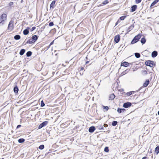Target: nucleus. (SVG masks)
<instances>
[{
  "mask_svg": "<svg viewBox=\"0 0 159 159\" xmlns=\"http://www.w3.org/2000/svg\"><path fill=\"white\" fill-rule=\"evenodd\" d=\"M36 29V28L35 27H33L31 29H30V31H32L33 30H34Z\"/></svg>",
  "mask_w": 159,
  "mask_h": 159,
  "instance_id": "nucleus-40",
  "label": "nucleus"
},
{
  "mask_svg": "<svg viewBox=\"0 0 159 159\" xmlns=\"http://www.w3.org/2000/svg\"><path fill=\"white\" fill-rule=\"evenodd\" d=\"M18 88L17 86H16L14 88V91L15 93H17L18 92Z\"/></svg>",
  "mask_w": 159,
  "mask_h": 159,
  "instance_id": "nucleus-24",
  "label": "nucleus"
},
{
  "mask_svg": "<svg viewBox=\"0 0 159 159\" xmlns=\"http://www.w3.org/2000/svg\"><path fill=\"white\" fill-rule=\"evenodd\" d=\"M89 61H86V64H88V63H89Z\"/></svg>",
  "mask_w": 159,
  "mask_h": 159,
  "instance_id": "nucleus-48",
  "label": "nucleus"
},
{
  "mask_svg": "<svg viewBox=\"0 0 159 159\" xmlns=\"http://www.w3.org/2000/svg\"><path fill=\"white\" fill-rule=\"evenodd\" d=\"M141 1L142 0H135V2L137 4H138L140 3L141 2Z\"/></svg>",
  "mask_w": 159,
  "mask_h": 159,
  "instance_id": "nucleus-38",
  "label": "nucleus"
},
{
  "mask_svg": "<svg viewBox=\"0 0 159 159\" xmlns=\"http://www.w3.org/2000/svg\"><path fill=\"white\" fill-rule=\"evenodd\" d=\"M45 105V104L44 103L43 101L42 100L41 102V106L43 107Z\"/></svg>",
  "mask_w": 159,
  "mask_h": 159,
  "instance_id": "nucleus-36",
  "label": "nucleus"
},
{
  "mask_svg": "<svg viewBox=\"0 0 159 159\" xmlns=\"http://www.w3.org/2000/svg\"><path fill=\"white\" fill-rule=\"evenodd\" d=\"M126 17H127V16H122L120 18V19L121 20H124L126 18Z\"/></svg>",
  "mask_w": 159,
  "mask_h": 159,
  "instance_id": "nucleus-31",
  "label": "nucleus"
},
{
  "mask_svg": "<svg viewBox=\"0 0 159 159\" xmlns=\"http://www.w3.org/2000/svg\"><path fill=\"white\" fill-rule=\"evenodd\" d=\"M101 129H103V127H102V128H101Z\"/></svg>",
  "mask_w": 159,
  "mask_h": 159,
  "instance_id": "nucleus-50",
  "label": "nucleus"
},
{
  "mask_svg": "<svg viewBox=\"0 0 159 159\" xmlns=\"http://www.w3.org/2000/svg\"><path fill=\"white\" fill-rule=\"evenodd\" d=\"M120 40V35L118 34L116 35L114 37V41L117 43L119 42Z\"/></svg>",
  "mask_w": 159,
  "mask_h": 159,
  "instance_id": "nucleus-6",
  "label": "nucleus"
},
{
  "mask_svg": "<svg viewBox=\"0 0 159 159\" xmlns=\"http://www.w3.org/2000/svg\"><path fill=\"white\" fill-rule=\"evenodd\" d=\"M80 70H84V67H80Z\"/></svg>",
  "mask_w": 159,
  "mask_h": 159,
  "instance_id": "nucleus-42",
  "label": "nucleus"
},
{
  "mask_svg": "<svg viewBox=\"0 0 159 159\" xmlns=\"http://www.w3.org/2000/svg\"><path fill=\"white\" fill-rule=\"evenodd\" d=\"M159 1V0H155L151 4L150 6V7H152V6L154 5L155 4H156L157 2Z\"/></svg>",
  "mask_w": 159,
  "mask_h": 159,
  "instance_id": "nucleus-22",
  "label": "nucleus"
},
{
  "mask_svg": "<svg viewBox=\"0 0 159 159\" xmlns=\"http://www.w3.org/2000/svg\"><path fill=\"white\" fill-rule=\"evenodd\" d=\"M48 121H44L39 125V128L41 129L43 127L46 125L48 123Z\"/></svg>",
  "mask_w": 159,
  "mask_h": 159,
  "instance_id": "nucleus-5",
  "label": "nucleus"
},
{
  "mask_svg": "<svg viewBox=\"0 0 159 159\" xmlns=\"http://www.w3.org/2000/svg\"><path fill=\"white\" fill-rule=\"evenodd\" d=\"M14 38L15 40H17L20 39V36L19 35H16L14 36Z\"/></svg>",
  "mask_w": 159,
  "mask_h": 159,
  "instance_id": "nucleus-26",
  "label": "nucleus"
},
{
  "mask_svg": "<svg viewBox=\"0 0 159 159\" xmlns=\"http://www.w3.org/2000/svg\"><path fill=\"white\" fill-rule=\"evenodd\" d=\"M34 41L31 39H29L26 43V44H31V43H34Z\"/></svg>",
  "mask_w": 159,
  "mask_h": 159,
  "instance_id": "nucleus-19",
  "label": "nucleus"
},
{
  "mask_svg": "<svg viewBox=\"0 0 159 159\" xmlns=\"http://www.w3.org/2000/svg\"><path fill=\"white\" fill-rule=\"evenodd\" d=\"M4 159V158H2V159Z\"/></svg>",
  "mask_w": 159,
  "mask_h": 159,
  "instance_id": "nucleus-52",
  "label": "nucleus"
},
{
  "mask_svg": "<svg viewBox=\"0 0 159 159\" xmlns=\"http://www.w3.org/2000/svg\"><path fill=\"white\" fill-rule=\"evenodd\" d=\"M155 152L157 154L159 153V146L156 148L155 150Z\"/></svg>",
  "mask_w": 159,
  "mask_h": 159,
  "instance_id": "nucleus-25",
  "label": "nucleus"
},
{
  "mask_svg": "<svg viewBox=\"0 0 159 159\" xmlns=\"http://www.w3.org/2000/svg\"><path fill=\"white\" fill-rule=\"evenodd\" d=\"M142 35V34H139L135 36L131 41V44H134L138 42L139 40L140 39Z\"/></svg>",
  "mask_w": 159,
  "mask_h": 159,
  "instance_id": "nucleus-2",
  "label": "nucleus"
},
{
  "mask_svg": "<svg viewBox=\"0 0 159 159\" xmlns=\"http://www.w3.org/2000/svg\"><path fill=\"white\" fill-rule=\"evenodd\" d=\"M54 40L49 45V46H48V48H49L50 46L52 45V44H53V43H54Z\"/></svg>",
  "mask_w": 159,
  "mask_h": 159,
  "instance_id": "nucleus-39",
  "label": "nucleus"
},
{
  "mask_svg": "<svg viewBox=\"0 0 159 159\" xmlns=\"http://www.w3.org/2000/svg\"><path fill=\"white\" fill-rule=\"evenodd\" d=\"M13 2H11L9 3V5L10 6L13 5Z\"/></svg>",
  "mask_w": 159,
  "mask_h": 159,
  "instance_id": "nucleus-46",
  "label": "nucleus"
},
{
  "mask_svg": "<svg viewBox=\"0 0 159 159\" xmlns=\"http://www.w3.org/2000/svg\"><path fill=\"white\" fill-rule=\"evenodd\" d=\"M30 29V28L29 27H27L26 29L24 30L23 33L24 35H26L29 33V30Z\"/></svg>",
  "mask_w": 159,
  "mask_h": 159,
  "instance_id": "nucleus-11",
  "label": "nucleus"
},
{
  "mask_svg": "<svg viewBox=\"0 0 159 159\" xmlns=\"http://www.w3.org/2000/svg\"><path fill=\"white\" fill-rule=\"evenodd\" d=\"M7 19V14L5 13L2 14L0 16V25H2L4 24Z\"/></svg>",
  "mask_w": 159,
  "mask_h": 159,
  "instance_id": "nucleus-1",
  "label": "nucleus"
},
{
  "mask_svg": "<svg viewBox=\"0 0 159 159\" xmlns=\"http://www.w3.org/2000/svg\"><path fill=\"white\" fill-rule=\"evenodd\" d=\"M54 24L53 22H51L49 24V26H52L54 25Z\"/></svg>",
  "mask_w": 159,
  "mask_h": 159,
  "instance_id": "nucleus-37",
  "label": "nucleus"
},
{
  "mask_svg": "<svg viewBox=\"0 0 159 159\" xmlns=\"http://www.w3.org/2000/svg\"><path fill=\"white\" fill-rule=\"evenodd\" d=\"M131 105V103L129 102H127L124 103L123 105V107L125 108H127L130 107Z\"/></svg>",
  "mask_w": 159,
  "mask_h": 159,
  "instance_id": "nucleus-8",
  "label": "nucleus"
},
{
  "mask_svg": "<svg viewBox=\"0 0 159 159\" xmlns=\"http://www.w3.org/2000/svg\"><path fill=\"white\" fill-rule=\"evenodd\" d=\"M135 57L138 58H139L140 57V55L139 53H135Z\"/></svg>",
  "mask_w": 159,
  "mask_h": 159,
  "instance_id": "nucleus-30",
  "label": "nucleus"
},
{
  "mask_svg": "<svg viewBox=\"0 0 159 159\" xmlns=\"http://www.w3.org/2000/svg\"><path fill=\"white\" fill-rule=\"evenodd\" d=\"M142 159H148L147 157H143Z\"/></svg>",
  "mask_w": 159,
  "mask_h": 159,
  "instance_id": "nucleus-47",
  "label": "nucleus"
},
{
  "mask_svg": "<svg viewBox=\"0 0 159 159\" xmlns=\"http://www.w3.org/2000/svg\"><path fill=\"white\" fill-rule=\"evenodd\" d=\"M21 126V125H18L16 127V128L17 129L19 128Z\"/></svg>",
  "mask_w": 159,
  "mask_h": 159,
  "instance_id": "nucleus-45",
  "label": "nucleus"
},
{
  "mask_svg": "<svg viewBox=\"0 0 159 159\" xmlns=\"http://www.w3.org/2000/svg\"><path fill=\"white\" fill-rule=\"evenodd\" d=\"M38 39V37L37 35H34L31 38V39L35 42Z\"/></svg>",
  "mask_w": 159,
  "mask_h": 159,
  "instance_id": "nucleus-18",
  "label": "nucleus"
},
{
  "mask_svg": "<svg viewBox=\"0 0 159 159\" xmlns=\"http://www.w3.org/2000/svg\"><path fill=\"white\" fill-rule=\"evenodd\" d=\"M14 21L13 20H11L8 24V29L11 30H13L14 28V26L13 25Z\"/></svg>",
  "mask_w": 159,
  "mask_h": 159,
  "instance_id": "nucleus-3",
  "label": "nucleus"
},
{
  "mask_svg": "<svg viewBox=\"0 0 159 159\" xmlns=\"http://www.w3.org/2000/svg\"><path fill=\"white\" fill-rule=\"evenodd\" d=\"M136 92H138V91H131L126 93V95L127 96H129L132 95V94H134Z\"/></svg>",
  "mask_w": 159,
  "mask_h": 159,
  "instance_id": "nucleus-10",
  "label": "nucleus"
},
{
  "mask_svg": "<svg viewBox=\"0 0 159 159\" xmlns=\"http://www.w3.org/2000/svg\"><path fill=\"white\" fill-rule=\"evenodd\" d=\"M103 126L105 127H107L108 126V125L107 124H105Z\"/></svg>",
  "mask_w": 159,
  "mask_h": 159,
  "instance_id": "nucleus-43",
  "label": "nucleus"
},
{
  "mask_svg": "<svg viewBox=\"0 0 159 159\" xmlns=\"http://www.w3.org/2000/svg\"><path fill=\"white\" fill-rule=\"evenodd\" d=\"M149 83V80L148 79L146 80L145 82L143 83V86L144 87H146Z\"/></svg>",
  "mask_w": 159,
  "mask_h": 159,
  "instance_id": "nucleus-13",
  "label": "nucleus"
},
{
  "mask_svg": "<svg viewBox=\"0 0 159 159\" xmlns=\"http://www.w3.org/2000/svg\"><path fill=\"white\" fill-rule=\"evenodd\" d=\"M117 124V122L116 121H114L112 123V125L113 126H115Z\"/></svg>",
  "mask_w": 159,
  "mask_h": 159,
  "instance_id": "nucleus-29",
  "label": "nucleus"
},
{
  "mask_svg": "<svg viewBox=\"0 0 159 159\" xmlns=\"http://www.w3.org/2000/svg\"><path fill=\"white\" fill-rule=\"evenodd\" d=\"M134 25L133 24L131 25H130L127 29L128 32H130L131 30H132L134 28Z\"/></svg>",
  "mask_w": 159,
  "mask_h": 159,
  "instance_id": "nucleus-20",
  "label": "nucleus"
},
{
  "mask_svg": "<svg viewBox=\"0 0 159 159\" xmlns=\"http://www.w3.org/2000/svg\"><path fill=\"white\" fill-rule=\"evenodd\" d=\"M56 3L55 0L53 1L50 5V8H54L55 7V5Z\"/></svg>",
  "mask_w": 159,
  "mask_h": 159,
  "instance_id": "nucleus-17",
  "label": "nucleus"
},
{
  "mask_svg": "<svg viewBox=\"0 0 159 159\" xmlns=\"http://www.w3.org/2000/svg\"><path fill=\"white\" fill-rule=\"evenodd\" d=\"M79 36L81 37L82 38H84L85 37V36L83 34H81L79 35Z\"/></svg>",
  "mask_w": 159,
  "mask_h": 159,
  "instance_id": "nucleus-44",
  "label": "nucleus"
},
{
  "mask_svg": "<svg viewBox=\"0 0 159 159\" xmlns=\"http://www.w3.org/2000/svg\"><path fill=\"white\" fill-rule=\"evenodd\" d=\"M103 107H104L106 109V110L107 111L109 109V108L107 106H106V107L104 106Z\"/></svg>",
  "mask_w": 159,
  "mask_h": 159,
  "instance_id": "nucleus-41",
  "label": "nucleus"
},
{
  "mask_svg": "<svg viewBox=\"0 0 159 159\" xmlns=\"http://www.w3.org/2000/svg\"><path fill=\"white\" fill-rule=\"evenodd\" d=\"M109 150L108 147H106L104 148V151L106 152H108Z\"/></svg>",
  "mask_w": 159,
  "mask_h": 159,
  "instance_id": "nucleus-35",
  "label": "nucleus"
},
{
  "mask_svg": "<svg viewBox=\"0 0 159 159\" xmlns=\"http://www.w3.org/2000/svg\"><path fill=\"white\" fill-rule=\"evenodd\" d=\"M125 111V109L124 108H121L120 107H118L117 109V111L119 113H120L122 112H124Z\"/></svg>",
  "mask_w": 159,
  "mask_h": 159,
  "instance_id": "nucleus-9",
  "label": "nucleus"
},
{
  "mask_svg": "<svg viewBox=\"0 0 159 159\" xmlns=\"http://www.w3.org/2000/svg\"><path fill=\"white\" fill-rule=\"evenodd\" d=\"M109 2L107 0H106L103 1L102 2V4H103V5H104L108 3Z\"/></svg>",
  "mask_w": 159,
  "mask_h": 159,
  "instance_id": "nucleus-33",
  "label": "nucleus"
},
{
  "mask_svg": "<svg viewBox=\"0 0 159 159\" xmlns=\"http://www.w3.org/2000/svg\"><path fill=\"white\" fill-rule=\"evenodd\" d=\"M158 114L159 115V111L158 112Z\"/></svg>",
  "mask_w": 159,
  "mask_h": 159,
  "instance_id": "nucleus-49",
  "label": "nucleus"
},
{
  "mask_svg": "<svg viewBox=\"0 0 159 159\" xmlns=\"http://www.w3.org/2000/svg\"><path fill=\"white\" fill-rule=\"evenodd\" d=\"M25 50L24 49H22L21 50L19 53L20 55H22L25 53Z\"/></svg>",
  "mask_w": 159,
  "mask_h": 159,
  "instance_id": "nucleus-27",
  "label": "nucleus"
},
{
  "mask_svg": "<svg viewBox=\"0 0 159 159\" xmlns=\"http://www.w3.org/2000/svg\"><path fill=\"white\" fill-rule=\"evenodd\" d=\"M95 129V128L94 126L90 127L89 129V132L90 133H93Z\"/></svg>",
  "mask_w": 159,
  "mask_h": 159,
  "instance_id": "nucleus-15",
  "label": "nucleus"
},
{
  "mask_svg": "<svg viewBox=\"0 0 159 159\" xmlns=\"http://www.w3.org/2000/svg\"><path fill=\"white\" fill-rule=\"evenodd\" d=\"M146 39L144 37L142 38L140 40V41L142 44H144L146 43Z\"/></svg>",
  "mask_w": 159,
  "mask_h": 159,
  "instance_id": "nucleus-23",
  "label": "nucleus"
},
{
  "mask_svg": "<svg viewBox=\"0 0 159 159\" xmlns=\"http://www.w3.org/2000/svg\"><path fill=\"white\" fill-rule=\"evenodd\" d=\"M115 97V96L114 93L111 94L109 96V100H112L114 99Z\"/></svg>",
  "mask_w": 159,
  "mask_h": 159,
  "instance_id": "nucleus-16",
  "label": "nucleus"
},
{
  "mask_svg": "<svg viewBox=\"0 0 159 159\" xmlns=\"http://www.w3.org/2000/svg\"><path fill=\"white\" fill-rule=\"evenodd\" d=\"M129 70H130L129 69H127L126 70L124 71H123L121 73V74H120L121 75L123 76V75H125L127 73H128L129 71Z\"/></svg>",
  "mask_w": 159,
  "mask_h": 159,
  "instance_id": "nucleus-14",
  "label": "nucleus"
},
{
  "mask_svg": "<svg viewBox=\"0 0 159 159\" xmlns=\"http://www.w3.org/2000/svg\"><path fill=\"white\" fill-rule=\"evenodd\" d=\"M137 6L136 5H134L131 7V11L134 12L135 11L137 8Z\"/></svg>",
  "mask_w": 159,
  "mask_h": 159,
  "instance_id": "nucleus-12",
  "label": "nucleus"
},
{
  "mask_svg": "<svg viewBox=\"0 0 159 159\" xmlns=\"http://www.w3.org/2000/svg\"><path fill=\"white\" fill-rule=\"evenodd\" d=\"M129 66V64L128 62L125 61L123 62H121L120 66H123L125 67H127Z\"/></svg>",
  "mask_w": 159,
  "mask_h": 159,
  "instance_id": "nucleus-7",
  "label": "nucleus"
},
{
  "mask_svg": "<svg viewBox=\"0 0 159 159\" xmlns=\"http://www.w3.org/2000/svg\"><path fill=\"white\" fill-rule=\"evenodd\" d=\"M102 5H100L99 6H101Z\"/></svg>",
  "mask_w": 159,
  "mask_h": 159,
  "instance_id": "nucleus-51",
  "label": "nucleus"
},
{
  "mask_svg": "<svg viewBox=\"0 0 159 159\" xmlns=\"http://www.w3.org/2000/svg\"><path fill=\"white\" fill-rule=\"evenodd\" d=\"M44 148V146L43 145H41L39 147V148L40 149L42 150Z\"/></svg>",
  "mask_w": 159,
  "mask_h": 159,
  "instance_id": "nucleus-34",
  "label": "nucleus"
},
{
  "mask_svg": "<svg viewBox=\"0 0 159 159\" xmlns=\"http://www.w3.org/2000/svg\"><path fill=\"white\" fill-rule=\"evenodd\" d=\"M25 141V139H20L18 140V141L19 143H23Z\"/></svg>",
  "mask_w": 159,
  "mask_h": 159,
  "instance_id": "nucleus-28",
  "label": "nucleus"
},
{
  "mask_svg": "<svg viewBox=\"0 0 159 159\" xmlns=\"http://www.w3.org/2000/svg\"><path fill=\"white\" fill-rule=\"evenodd\" d=\"M145 64L147 66L152 67L154 66V62L152 61L148 60L145 62Z\"/></svg>",
  "mask_w": 159,
  "mask_h": 159,
  "instance_id": "nucleus-4",
  "label": "nucleus"
},
{
  "mask_svg": "<svg viewBox=\"0 0 159 159\" xmlns=\"http://www.w3.org/2000/svg\"><path fill=\"white\" fill-rule=\"evenodd\" d=\"M157 55V52L156 51L153 52L152 53V56L153 57H155Z\"/></svg>",
  "mask_w": 159,
  "mask_h": 159,
  "instance_id": "nucleus-21",
  "label": "nucleus"
},
{
  "mask_svg": "<svg viewBox=\"0 0 159 159\" xmlns=\"http://www.w3.org/2000/svg\"><path fill=\"white\" fill-rule=\"evenodd\" d=\"M32 52L30 51H29L26 53V56L27 57H30L32 54Z\"/></svg>",
  "mask_w": 159,
  "mask_h": 159,
  "instance_id": "nucleus-32",
  "label": "nucleus"
}]
</instances>
